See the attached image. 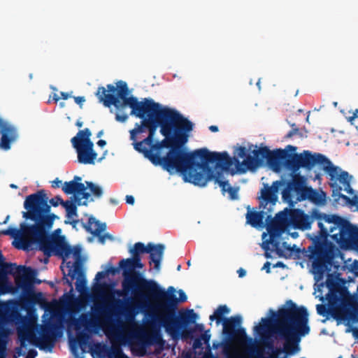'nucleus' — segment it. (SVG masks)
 <instances>
[{"instance_id":"1","label":"nucleus","mask_w":358,"mask_h":358,"mask_svg":"<svg viewBox=\"0 0 358 358\" xmlns=\"http://www.w3.org/2000/svg\"><path fill=\"white\" fill-rule=\"evenodd\" d=\"M194 123L188 117L159 129L164 136L161 141L155 140L138 152L143 154L152 164L160 166L170 175L178 173L185 178L197 159H203L204 148L190 151L186 147Z\"/></svg>"},{"instance_id":"2","label":"nucleus","mask_w":358,"mask_h":358,"mask_svg":"<svg viewBox=\"0 0 358 358\" xmlns=\"http://www.w3.org/2000/svg\"><path fill=\"white\" fill-rule=\"evenodd\" d=\"M202 155L203 159H197L183 180L195 186L203 187L209 181L213 180L221 188L222 194L227 192V187L231 186L227 180H222L223 172L229 173L231 176L243 173L246 169L240 166L239 159L230 157L227 151H210L204 148Z\"/></svg>"},{"instance_id":"3","label":"nucleus","mask_w":358,"mask_h":358,"mask_svg":"<svg viewBox=\"0 0 358 358\" xmlns=\"http://www.w3.org/2000/svg\"><path fill=\"white\" fill-rule=\"evenodd\" d=\"M282 190V199L289 208H294L297 202L308 200L317 206H322L327 203V194L322 189L307 185V178L298 174L291 179L275 180L271 186L264 184L261 189V206L265 208L268 203L275 204L278 199V194Z\"/></svg>"},{"instance_id":"4","label":"nucleus","mask_w":358,"mask_h":358,"mask_svg":"<svg viewBox=\"0 0 358 358\" xmlns=\"http://www.w3.org/2000/svg\"><path fill=\"white\" fill-rule=\"evenodd\" d=\"M56 219L59 217L52 214L39 224L24 222V252H42L46 257L45 262L57 253L67 241L60 228L50 231Z\"/></svg>"},{"instance_id":"5","label":"nucleus","mask_w":358,"mask_h":358,"mask_svg":"<svg viewBox=\"0 0 358 358\" xmlns=\"http://www.w3.org/2000/svg\"><path fill=\"white\" fill-rule=\"evenodd\" d=\"M119 262L118 266H110L106 271L108 274L115 275L121 271H123L124 279L122 282V290L114 289L113 294L118 299L120 303L128 304L132 297H137L143 302H148L149 298L162 297L166 295L165 289L153 279H148L144 274L137 271L135 275L130 277L127 273V270Z\"/></svg>"},{"instance_id":"6","label":"nucleus","mask_w":358,"mask_h":358,"mask_svg":"<svg viewBox=\"0 0 358 358\" xmlns=\"http://www.w3.org/2000/svg\"><path fill=\"white\" fill-rule=\"evenodd\" d=\"M22 291L17 300L0 301V358H7V345L13 333L9 327H15L17 331V355L22 356Z\"/></svg>"},{"instance_id":"7","label":"nucleus","mask_w":358,"mask_h":358,"mask_svg":"<svg viewBox=\"0 0 358 358\" xmlns=\"http://www.w3.org/2000/svg\"><path fill=\"white\" fill-rule=\"evenodd\" d=\"M168 320L173 322L165 327V332L174 341L189 338L193 346L199 348L202 344H208L210 339V330L206 331L204 325L196 323L199 315L193 309H187L183 315L171 314Z\"/></svg>"},{"instance_id":"8","label":"nucleus","mask_w":358,"mask_h":358,"mask_svg":"<svg viewBox=\"0 0 358 358\" xmlns=\"http://www.w3.org/2000/svg\"><path fill=\"white\" fill-rule=\"evenodd\" d=\"M148 101V106L144 108L148 113V132L147 137L140 141L139 143H132L134 149L138 152L147 145L155 140V136L157 128L162 129V126H171L183 120V115L176 108L162 106L155 102L152 99Z\"/></svg>"},{"instance_id":"9","label":"nucleus","mask_w":358,"mask_h":358,"mask_svg":"<svg viewBox=\"0 0 358 358\" xmlns=\"http://www.w3.org/2000/svg\"><path fill=\"white\" fill-rule=\"evenodd\" d=\"M316 218L331 224L329 231L333 233L330 238L343 250H353L358 253V226L337 214H326L316 208Z\"/></svg>"},{"instance_id":"10","label":"nucleus","mask_w":358,"mask_h":358,"mask_svg":"<svg viewBox=\"0 0 358 358\" xmlns=\"http://www.w3.org/2000/svg\"><path fill=\"white\" fill-rule=\"evenodd\" d=\"M288 148L292 150L291 173L292 177H296L300 169L310 171L315 165L322 166V169L329 175L331 169L335 166L332 162L324 155L312 152L310 150H303L301 153L296 152L297 147L288 145Z\"/></svg>"},{"instance_id":"11","label":"nucleus","mask_w":358,"mask_h":358,"mask_svg":"<svg viewBox=\"0 0 358 358\" xmlns=\"http://www.w3.org/2000/svg\"><path fill=\"white\" fill-rule=\"evenodd\" d=\"M24 208L26 210L24 219L34 222L32 224H39L53 214L48 204V197L43 189L27 196Z\"/></svg>"},{"instance_id":"12","label":"nucleus","mask_w":358,"mask_h":358,"mask_svg":"<svg viewBox=\"0 0 358 358\" xmlns=\"http://www.w3.org/2000/svg\"><path fill=\"white\" fill-rule=\"evenodd\" d=\"M292 152V150L288 148V145L285 149L276 148L271 150L268 146L261 143L258 167L266 164L271 170L278 173L283 169L291 171Z\"/></svg>"},{"instance_id":"13","label":"nucleus","mask_w":358,"mask_h":358,"mask_svg":"<svg viewBox=\"0 0 358 358\" xmlns=\"http://www.w3.org/2000/svg\"><path fill=\"white\" fill-rule=\"evenodd\" d=\"M315 213L316 208L307 214L302 209L289 206L276 214V220L284 226L306 231L311 229L314 218H316Z\"/></svg>"},{"instance_id":"14","label":"nucleus","mask_w":358,"mask_h":358,"mask_svg":"<svg viewBox=\"0 0 358 358\" xmlns=\"http://www.w3.org/2000/svg\"><path fill=\"white\" fill-rule=\"evenodd\" d=\"M91 131L88 128L79 130L71 139L73 148L77 154V160L81 164H94L97 153L94 149V143L90 139Z\"/></svg>"},{"instance_id":"15","label":"nucleus","mask_w":358,"mask_h":358,"mask_svg":"<svg viewBox=\"0 0 358 358\" xmlns=\"http://www.w3.org/2000/svg\"><path fill=\"white\" fill-rule=\"evenodd\" d=\"M15 278L16 287L22 290V265L7 262L0 250V296L14 292L15 288L8 275Z\"/></svg>"},{"instance_id":"16","label":"nucleus","mask_w":358,"mask_h":358,"mask_svg":"<svg viewBox=\"0 0 358 358\" xmlns=\"http://www.w3.org/2000/svg\"><path fill=\"white\" fill-rule=\"evenodd\" d=\"M312 261L311 273L314 275V280L317 282L323 280L327 271H331L332 268L334 271L341 269L342 266L340 263L324 253L317 250L309 252L305 255Z\"/></svg>"},{"instance_id":"17","label":"nucleus","mask_w":358,"mask_h":358,"mask_svg":"<svg viewBox=\"0 0 358 358\" xmlns=\"http://www.w3.org/2000/svg\"><path fill=\"white\" fill-rule=\"evenodd\" d=\"M166 295L164 297H167V299L166 302L161 305V308L166 309L167 310H170L171 312L166 313L164 316H162V320L160 321L161 325L164 327L165 329V327L167 325L172 324L173 322V320H168V316L171 314H178V315H183L187 310L182 309L180 311H178L177 308L180 303H183L187 301V296L185 294V292L182 289H179L178 291V293L179 294V297L177 298L175 292L176 289L170 286L169 287L167 292L165 290ZM161 297H155V299H160ZM162 298H164L162 296Z\"/></svg>"},{"instance_id":"18","label":"nucleus","mask_w":358,"mask_h":358,"mask_svg":"<svg viewBox=\"0 0 358 358\" xmlns=\"http://www.w3.org/2000/svg\"><path fill=\"white\" fill-rule=\"evenodd\" d=\"M116 87V96H112L113 102L106 100V105H113L117 110H120L124 106H128L131 110L151 99V98H144L142 101H139L137 97L130 94L131 92L129 90L127 83L124 81L119 80L117 83Z\"/></svg>"},{"instance_id":"19","label":"nucleus","mask_w":358,"mask_h":358,"mask_svg":"<svg viewBox=\"0 0 358 358\" xmlns=\"http://www.w3.org/2000/svg\"><path fill=\"white\" fill-rule=\"evenodd\" d=\"M62 333V328L55 322H51L45 324L41 329L38 336L36 338V346L40 350L51 352L54 347V342L49 343L52 338H58Z\"/></svg>"},{"instance_id":"20","label":"nucleus","mask_w":358,"mask_h":358,"mask_svg":"<svg viewBox=\"0 0 358 358\" xmlns=\"http://www.w3.org/2000/svg\"><path fill=\"white\" fill-rule=\"evenodd\" d=\"M45 311L48 310V300H38L34 298H24V348L26 347L25 341H27V334L25 333V324L28 322H35L38 320L36 306Z\"/></svg>"},{"instance_id":"21","label":"nucleus","mask_w":358,"mask_h":358,"mask_svg":"<svg viewBox=\"0 0 358 358\" xmlns=\"http://www.w3.org/2000/svg\"><path fill=\"white\" fill-rule=\"evenodd\" d=\"M148 106V101H147L145 103L131 110L130 115L135 116L141 120L140 123H136L134 128L129 131L130 140L132 141V143H139V141H137V136L148 131V113L144 109V108Z\"/></svg>"},{"instance_id":"22","label":"nucleus","mask_w":358,"mask_h":358,"mask_svg":"<svg viewBox=\"0 0 358 358\" xmlns=\"http://www.w3.org/2000/svg\"><path fill=\"white\" fill-rule=\"evenodd\" d=\"M260 196L261 195L258 196V199L259 201V209L262 210L259 211L250 210L248 206V212L246 213V223L254 228L263 229L266 227V224L264 222L265 216L268 213H271L273 208L275 204L271 205L269 203L265 206V208H264L261 206Z\"/></svg>"},{"instance_id":"23","label":"nucleus","mask_w":358,"mask_h":358,"mask_svg":"<svg viewBox=\"0 0 358 358\" xmlns=\"http://www.w3.org/2000/svg\"><path fill=\"white\" fill-rule=\"evenodd\" d=\"M315 220L317 222L319 231L317 232V234H313L308 235V239L312 241V244L307 248V251L309 252H315L329 242L330 240H329V237L331 235L330 234L331 231H329V228L327 229L324 227V221L322 220H320L318 218H314V221Z\"/></svg>"},{"instance_id":"24","label":"nucleus","mask_w":358,"mask_h":358,"mask_svg":"<svg viewBox=\"0 0 358 358\" xmlns=\"http://www.w3.org/2000/svg\"><path fill=\"white\" fill-rule=\"evenodd\" d=\"M255 148L253 150L250 151L244 146H239L236 148L234 154L236 155L237 157L235 158H241L243 159V164H244L248 169H255L258 168V162L260 152V146L257 147L255 145ZM241 163L240 166H242V163Z\"/></svg>"},{"instance_id":"25","label":"nucleus","mask_w":358,"mask_h":358,"mask_svg":"<svg viewBox=\"0 0 358 358\" xmlns=\"http://www.w3.org/2000/svg\"><path fill=\"white\" fill-rule=\"evenodd\" d=\"M66 266L69 268L68 275L72 280L76 279L75 282L76 289L79 293L87 291V280L85 271L82 268V265L68 262Z\"/></svg>"},{"instance_id":"26","label":"nucleus","mask_w":358,"mask_h":358,"mask_svg":"<svg viewBox=\"0 0 358 358\" xmlns=\"http://www.w3.org/2000/svg\"><path fill=\"white\" fill-rule=\"evenodd\" d=\"M348 296H350V292L346 285L334 289L329 295H327V299L334 306H340L343 310H348L352 307V304L347 299Z\"/></svg>"},{"instance_id":"27","label":"nucleus","mask_w":358,"mask_h":358,"mask_svg":"<svg viewBox=\"0 0 358 358\" xmlns=\"http://www.w3.org/2000/svg\"><path fill=\"white\" fill-rule=\"evenodd\" d=\"M330 176V180H338L344 187V190L349 194H356L355 190L351 187V180L353 179V176L350 175L348 171L342 170V169L338 166H334L329 174Z\"/></svg>"},{"instance_id":"28","label":"nucleus","mask_w":358,"mask_h":358,"mask_svg":"<svg viewBox=\"0 0 358 358\" xmlns=\"http://www.w3.org/2000/svg\"><path fill=\"white\" fill-rule=\"evenodd\" d=\"M269 324H273V325H277V326H279V327H278V329L282 327V326L280 324H275V323H268L267 324H266V328H267V330H266V333H264V334H268V325ZM277 329V328L274 329L272 330V336L268 337V338H266L264 339V342H266L267 343V345H266V347L264 348V352L266 353H263L262 352H259L257 350V348L254 345L253 348L250 350V354L252 355H256L257 357H258V355L257 354L259 353H261L262 355H271L272 354H279V351L280 352V349L282 348H280V349L276 347L275 345H274V341L275 339H279L280 340L276 335V334L274 333V331ZM263 334H260L259 335H257V336H255V334H254V336H255V338H258V337H260L261 335H262Z\"/></svg>"},{"instance_id":"29","label":"nucleus","mask_w":358,"mask_h":358,"mask_svg":"<svg viewBox=\"0 0 358 358\" xmlns=\"http://www.w3.org/2000/svg\"><path fill=\"white\" fill-rule=\"evenodd\" d=\"M164 250L165 245L164 244L148 243L147 254L149 255V264L150 266L153 264V269L157 272H159L161 268Z\"/></svg>"},{"instance_id":"30","label":"nucleus","mask_w":358,"mask_h":358,"mask_svg":"<svg viewBox=\"0 0 358 358\" xmlns=\"http://www.w3.org/2000/svg\"><path fill=\"white\" fill-rule=\"evenodd\" d=\"M338 306H334L333 303H330L329 302V304H317L316 306V310L317 313L319 315H321L322 317H324L325 319L322 320V322H325L327 320L333 318L336 321L337 325L342 324V322H345V320H343V317L338 310L336 308Z\"/></svg>"},{"instance_id":"31","label":"nucleus","mask_w":358,"mask_h":358,"mask_svg":"<svg viewBox=\"0 0 358 358\" xmlns=\"http://www.w3.org/2000/svg\"><path fill=\"white\" fill-rule=\"evenodd\" d=\"M103 188L101 185L92 181L85 180L81 196L84 199L93 202L95 200L101 199L103 196Z\"/></svg>"},{"instance_id":"32","label":"nucleus","mask_w":358,"mask_h":358,"mask_svg":"<svg viewBox=\"0 0 358 358\" xmlns=\"http://www.w3.org/2000/svg\"><path fill=\"white\" fill-rule=\"evenodd\" d=\"M0 134L1 135V147L5 150L9 149L10 143L15 138V129L0 118Z\"/></svg>"},{"instance_id":"33","label":"nucleus","mask_w":358,"mask_h":358,"mask_svg":"<svg viewBox=\"0 0 358 358\" xmlns=\"http://www.w3.org/2000/svg\"><path fill=\"white\" fill-rule=\"evenodd\" d=\"M82 251L83 248L80 245L71 246L66 242L55 256L62 259V261H66L72 255L76 261H79L82 258Z\"/></svg>"},{"instance_id":"34","label":"nucleus","mask_w":358,"mask_h":358,"mask_svg":"<svg viewBox=\"0 0 358 358\" xmlns=\"http://www.w3.org/2000/svg\"><path fill=\"white\" fill-rule=\"evenodd\" d=\"M92 341V335H87L85 337L80 338V340L74 339L69 341V350L75 358H83L79 357V348L81 349L82 352H86V348L89 343Z\"/></svg>"},{"instance_id":"35","label":"nucleus","mask_w":358,"mask_h":358,"mask_svg":"<svg viewBox=\"0 0 358 358\" xmlns=\"http://www.w3.org/2000/svg\"><path fill=\"white\" fill-rule=\"evenodd\" d=\"M317 250L334 259L339 257L342 261L346 262L345 260V255L341 252L342 249L338 244L336 245L331 241ZM343 251L344 250H343ZM350 260L351 259H349L347 260V262Z\"/></svg>"},{"instance_id":"36","label":"nucleus","mask_w":358,"mask_h":358,"mask_svg":"<svg viewBox=\"0 0 358 358\" xmlns=\"http://www.w3.org/2000/svg\"><path fill=\"white\" fill-rule=\"evenodd\" d=\"M83 227L89 233L94 236H99L106 229V224L100 222L94 216L91 215L87 222H83L81 220Z\"/></svg>"},{"instance_id":"37","label":"nucleus","mask_w":358,"mask_h":358,"mask_svg":"<svg viewBox=\"0 0 358 358\" xmlns=\"http://www.w3.org/2000/svg\"><path fill=\"white\" fill-rule=\"evenodd\" d=\"M43 282V280H40L36 277L31 280L28 284L27 287H25V294H24V298H34L38 300H48L43 292H37L36 290V285H38Z\"/></svg>"},{"instance_id":"38","label":"nucleus","mask_w":358,"mask_h":358,"mask_svg":"<svg viewBox=\"0 0 358 358\" xmlns=\"http://www.w3.org/2000/svg\"><path fill=\"white\" fill-rule=\"evenodd\" d=\"M117 87L111 84L107 85V90L103 87H99L97 90L96 96L99 99V101L102 102L104 106L110 107L112 105H106V100L113 102L112 96H116Z\"/></svg>"},{"instance_id":"39","label":"nucleus","mask_w":358,"mask_h":358,"mask_svg":"<svg viewBox=\"0 0 358 358\" xmlns=\"http://www.w3.org/2000/svg\"><path fill=\"white\" fill-rule=\"evenodd\" d=\"M227 320L232 321L231 327L235 329V334H236L246 338L250 343L254 344V340L248 336L245 328L241 327L243 318L241 315L231 316L229 317V319H227Z\"/></svg>"},{"instance_id":"40","label":"nucleus","mask_w":358,"mask_h":358,"mask_svg":"<svg viewBox=\"0 0 358 358\" xmlns=\"http://www.w3.org/2000/svg\"><path fill=\"white\" fill-rule=\"evenodd\" d=\"M5 233L14 238L12 244L15 248L22 250V222L20 223L17 229L10 227L6 229Z\"/></svg>"},{"instance_id":"41","label":"nucleus","mask_w":358,"mask_h":358,"mask_svg":"<svg viewBox=\"0 0 358 358\" xmlns=\"http://www.w3.org/2000/svg\"><path fill=\"white\" fill-rule=\"evenodd\" d=\"M124 266L123 268L127 270V273L132 270H140L144 266V264L141 262V257H131L127 259H121V266Z\"/></svg>"},{"instance_id":"42","label":"nucleus","mask_w":358,"mask_h":358,"mask_svg":"<svg viewBox=\"0 0 358 358\" xmlns=\"http://www.w3.org/2000/svg\"><path fill=\"white\" fill-rule=\"evenodd\" d=\"M227 319H229V317H225L224 320L221 322L223 325L222 343L226 344L230 343L235 336V329L231 327L232 321H228Z\"/></svg>"},{"instance_id":"43","label":"nucleus","mask_w":358,"mask_h":358,"mask_svg":"<svg viewBox=\"0 0 358 358\" xmlns=\"http://www.w3.org/2000/svg\"><path fill=\"white\" fill-rule=\"evenodd\" d=\"M230 309L227 305H220L215 309L212 315H210V321H216V324L219 325L224 320L225 315L229 314Z\"/></svg>"},{"instance_id":"44","label":"nucleus","mask_w":358,"mask_h":358,"mask_svg":"<svg viewBox=\"0 0 358 358\" xmlns=\"http://www.w3.org/2000/svg\"><path fill=\"white\" fill-rule=\"evenodd\" d=\"M84 184H76L71 180L65 182L62 190L66 194L81 195Z\"/></svg>"},{"instance_id":"45","label":"nucleus","mask_w":358,"mask_h":358,"mask_svg":"<svg viewBox=\"0 0 358 358\" xmlns=\"http://www.w3.org/2000/svg\"><path fill=\"white\" fill-rule=\"evenodd\" d=\"M340 199L343 201L342 206H347L350 208L356 207V210L358 212V192H357V194L353 195L352 198L343 194H340L338 198L335 199L334 201L338 202Z\"/></svg>"},{"instance_id":"46","label":"nucleus","mask_w":358,"mask_h":358,"mask_svg":"<svg viewBox=\"0 0 358 358\" xmlns=\"http://www.w3.org/2000/svg\"><path fill=\"white\" fill-rule=\"evenodd\" d=\"M38 275V271L24 264V293L25 294V287L28 286L27 284Z\"/></svg>"},{"instance_id":"47","label":"nucleus","mask_w":358,"mask_h":358,"mask_svg":"<svg viewBox=\"0 0 358 358\" xmlns=\"http://www.w3.org/2000/svg\"><path fill=\"white\" fill-rule=\"evenodd\" d=\"M266 215V217L265 216L264 219L266 227L267 229L268 232L270 234V236L271 238H273L274 232L278 231V228L276 225V222H280L277 221L276 215L275 216V217H273L272 215L268 213Z\"/></svg>"},{"instance_id":"48","label":"nucleus","mask_w":358,"mask_h":358,"mask_svg":"<svg viewBox=\"0 0 358 358\" xmlns=\"http://www.w3.org/2000/svg\"><path fill=\"white\" fill-rule=\"evenodd\" d=\"M280 231L274 232L273 238L270 236V243L272 245L273 251L274 250L279 257H283L285 251L280 248Z\"/></svg>"},{"instance_id":"49","label":"nucleus","mask_w":358,"mask_h":358,"mask_svg":"<svg viewBox=\"0 0 358 358\" xmlns=\"http://www.w3.org/2000/svg\"><path fill=\"white\" fill-rule=\"evenodd\" d=\"M148 249V244L145 245L143 243L137 242L129 250V252L132 257L141 256L142 254H147Z\"/></svg>"},{"instance_id":"50","label":"nucleus","mask_w":358,"mask_h":358,"mask_svg":"<svg viewBox=\"0 0 358 358\" xmlns=\"http://www.w3.org/2000/svg\"><path fill=\"white\" fill-rule=\"evenodd\" d=\"M63 208H64L66 212V216L68 218L78 217V208L76 207V205L73 203L72 199L66 200L63 204Z\"/></svg>"},{"instance_id":"51","label":"nucleus","mask_w":358,"mask_h":358,"mask_svg":"<svg viewBox=\"0 0 358 358\" xmlns=\"http://www.w3.org/2000/svg\"><path fill=\"white\" fill-rule=\"evenodd\" d=\"M308 253L307 250L301 249L298 248L296 245H292V252H285L283 258L285 259H299L301 257V254Z\"/></svg>"},{"instance_id":"52","label":"nucleus","mask_w":358,"mask_h":358,"mask_svg":"<svg viewBox=\"0 0 358 358\" xmlns=\"http://www.w3.org/2000/svg\"><path fill=\"white\" fill-rule=\"evenodd\" d=\"M325 275L327 277V280L324 282L326 284V287L329 289L328 295H329L332 291L336 288L338 280L333 275H331V271H327Z\"/></svg>"},{"instance_id":"53","label":"nucleus","mask_w":358,"mask_h":358,"mask_svg":"<svg viewBox=\"0 0 358 358\" xmlns=\"http://www.w3.org/2000/svg\"><path fill=\"white\" fill-rule=\"evenodd\" d=\"M345 313V315H342L343 317H348L350 321V324H355L358 322V310L357 308L352 305V307L348 310H343Z\"/></svg>"},{"instance_id":"54","label":"nucleus","mask_w":358,"mask_h":358,"mask_svg":"<svg viewBox=\"0 0 358 358\" xmlns=\"http://www.w3.org/2000/svg\"><path fill=\"white\" fill-rule=\"evenodd\" d=\"M343 320H345V322H342V324H344L347 327L345 329L346 333H352V336L355 339H358V327L355 326H352L350 324V321L348 317H344Z\"/></svg>"},{"instance_id":"55","label":"nucleus","mask_w":358,"mask_h":358,"mask_svg":"<svg viewBox=\"0 0 358 358\" xmlns=\"http://www.w3.org/2000/svg\"><path fill=\"white\" fill-rule=\"evenodd\" d=\"M341 269L343 271L347 269L350 273H353L355 278H358V260L355 259L349 266L346 264L342 266Z\"/></svg>"},{"instance_id":"56","label":"nucleus","mask_w":358,"mask_h":358,"mask_svg":"<svg viewBox=\"0 0 358 358\" xmlns=\"http://www.w3.org/2000/svg\"><path fill=\"white\" fill-rule=\"evenodd\" d=\"M338 180H331L329 183L330 187L332 189V197L335 199L338 198V195L341 193L342 187L337 183Z\"/></svg>"},{"instance_id":"57","label":"nucleus","mask_w":358,"mask_h":358,"mask_svg":"<svg viewBox=\"0 0 358 358\" xmlns=\"http://www.w3.org/2000/svg\"><path fill=\"white\" fill-rule=\"evenodd\" d=\"M61 269H62V273H63V278H62V280L64 281V283L66 284L69 287V288H70L69 292L68 293L65 292L64 294L72 295L73 293V282L72 281L73 280H72V278L71 280L68 278V276H69V275H68V273L66 274L65 273L62 266H61Z\"/></svg>"},{"instance_id":"58","label":"nucleus","mask_w":358,"mask_h":358,"mask_svg":"<svg viewBox=\"0 0 358 358\" xmlns=\"http://www.w3.org/2000/svg\"><path fill=\"white\" fill-rule=\"evenodd\" d=\"M227 190V192L229 193V199L230 200L234 201L238 199V187L229 186Z\"/></svg>"},{"instance_id":"59","label":"nucleus","mask_w":358,"mask_h":358,"mask_svg":"<svg viewBox=\"0 0 358 358\" xmlns=\"http://www.w3.org/2000/svg\"><path fill=\"white\" fill-rule=\"evenodd\" d=\"M48 201L50 203V206L53 207H57L59 204L63 206V204L65 202V201H64L62 198L59 195L54 196Z\"/></svg>"},{"instance_id":"60","label":"nucleus","mask_w":358,"mask_h":358,"mask_svg":"<svg viewBox=\"0 0 358 358\" xmlns=\"http://www.w3.org/2000/svg\"><path fill=\"white\" fill-rule=\"evenodd\" d=\"M108 275V273L106 271H99L96 274L94 280L101 283V285H106V282L101 283V281L105 280L106 276Z\"/></svg>"},{"instance_id":"61","label":"nucleus","mask_w":358,"mask_h":358,"mask_svg":"<svg viewBox=\"0 0 358 358\" xmlns=\"http://www.w3.org/2000/svg\"><path fill=\"white\" fill-rule=\"evenodd\" d=\"M97 236H98V238H99V241L101 244H104L106 239H108V240H110L111 241H113L115 240L114 236L113 235H111L110 234H109V233H106L103 235L99 234Z\"/></svg>"},{"instance_id":"62","label":"nucleus","mask_w":358,"mask_h":358,"mask_svg":"<svg viewBox=\"0 0 358 358\" xmlns=\"http://www.w3.org/2000/svg\"><path fill=\"white\" fill-rule=\"evenodd\" d=\"M75 103L78 104L80 109L83 108V103L85 101V98L83 96H73Z\"/></svg>"},{"instance_id":"63","label":"nucleus","mask_w":358,"mask_h":358,"mask_svg":"<svg viewBox=\"0 0 358 358\" xmlns=\"http://www.w3.org/2000/svg\"><path fill=\"white\" fill-rule=\"evenodd\" d=\"M83 198H82V196L81 195H73L71 199L73 200V203H74L76 205V207L78 208V206H81V201H82V199Z\"/></svg>"},{"instance_id":"64","label":"nucleus","mask_w":358,"mask_h":358,"mask_svg":"<svg viewBox=\"0 0 358 358\" xmlns=\"http://www.w3.org/2000/svg\"><path fill=\"white\" fill-rule=\"evenodd\" d=\"M128 115L127 114H119V113H116L115 115V120L119 122H124L127 121V120L128 119Z\"/></svg>"}]
</instances>
